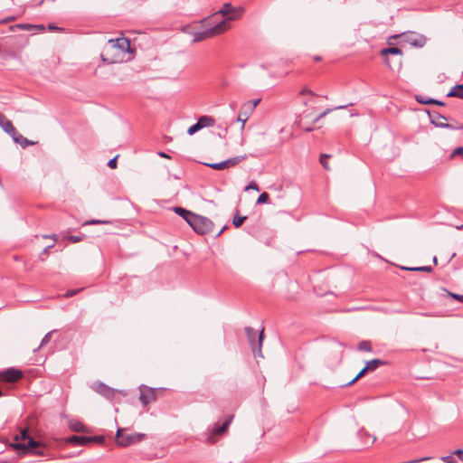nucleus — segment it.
Instances as JSON below:
<instances>
[{
  "instance_id": "40",
  "label": "nucleus",
  "mask_w": 463,
  "mask_h": 463,
  "mask_svg": "<svg viewBox=\"0 0 463 463\" xmlns=\"http://www.w3.org/2000/svg\"><path fill=\"white\" fill-rule=\"evenodd\" d=\"M90 442L103 443L104 442V437L103 436H91V437H89V443H90Z\"/></svg>"
},
{
  "instance_id": "31",
  "label": "nucleus",
  "mask_w": 463,
  "mask_h": 463,
  "mask_svg": "<svg viewBox=\"0 0 463 463\" xmlns=\"http://www.w3.org/2000/svg\"><path fill=\"white\" fill-rule=\"evenodd\" d=\"M352 105H353V103L349 104V106H352ZM347 107H348V105H340V106H336V107H334V108H327L322 113L326 117L327 114L331 113L334 110L344 109H345Z\"/></svg>"
},
{
  "instance_id": "33",
  "label": "nucleus",
  "mask_w": 463,
  "mask_h": 463,
  "mask_svg": "<svg viewBox=\"0 0 463 463\" xmlns=\"http://www.w3.org/2000/svg\"><path fill=\"white\" fill-rule=\"evenodd\" d=\"M330 157L329 155L327 154H322L320 156V158H319V161H320V164L323 165V167L326 169V170H329V165H328V163H327V159Z\"/></svg>"
},
{
  "instance_id": "30",
  "label": "nucleus",
  "mask_w": 463,
  "mask_h": 463,
  "mask_svg": "<svg viewBox=\"0 0 463 463\" xmlns=\"http://www.w3.org/2000/svg\"><path fill=\"white\" fill-rule=\"evenodd\" d=\"M406 270H413V271H424V272H431L432 268L430 266H420V267H414V268H402Z\"/></svg>"
},
{
  "instance_id": "64",
  "label": "nucleus",
  "mask_w": 463,
  "mask_h": 463,
  "mask_svg": "<svg viewBox=\"0 0 463 463\" xmlns=\"http://www.w3.org/2000/svg\"><path fill=\"white\" fill-rule=\"evenodd\" d=\"M303 105H304V106H307V101H304V102H303Z\"/></svg>"
},
{
  "instance_id": "44",
  "label": "nucleus",
  "mask_w": 463,
  "mask_h": 463,
  "mask_svg": "<svg viewBox=\"0 0 463 463\" xmlns=\"http://www.w3.org/2000/svg\"><path fill=\"white\" fill-rule=\"evenodd\" d=\"M100 223H109L108 221H100V220H90L85 222L87 225H92V224H100Z\"/></svg>"
},
{
  "instance_id": "46",
  "label": "nucleus",
  "mask_w": 463,
  "mask_h": 463,
  "mask_svg": "<svg viewBox=\"0 0 463 463\" xmlns=\"http://www.w3.org/2000/svg\"><path fill=\"white\" fill-rule=\"evenodd\" d=\"M459 155H463V146H458V147L455 148L451 154V157L459 156Z\"/></svg>"
},
{
  "instance_id": "29",
  "label": "nucleus",
  "mask_w": 463,
  "mask_h": 463,
  "mask_svg": "<svg viewBox=\"0 0 463 463\" xmlns=\"http://www.w3.org/2000/svg\"><path fill=\"white\" fill-rule=\"evenodd\" d=\"M369 372L368 370H365V366L357 373V375L353 379L351 380L349 383H347L345 384V386H351L353 385L355 382H357L359 379H361L363 376L365 375V373Z\"/></svg>"
},
{
  "instance_id": "51",
  "label": "nucleus",
  "mask_w": 463,
  "mask_h": 463,
  "mask_svg": "<svg viewBox=\"0 0 463 463\" xmlns=\"http://www.w3.org/2000/svg\"><path fill=\"white\" fill-rule=\"evenodd\" d=\"M428 459H430V458H417V459L411 460L408 463H419V462L425 461Z\"/></svg>"
},
{
  "instance_id": "21",
  "label": "nucleus",
  "mask_w": 463,
  "mask_h": 463,
  "mask_svg": "<svg viewBox=\"0 0 463 463\" xmlns=\"http://www.w3.org/2000/svg\"><path fill=\"white\" fill-rule=\"evenodd\" d=\"M447 97H457L463 99V84H457L447 94Z\"/></svg>"
},
{
  "instance_id": "24",
  "label": "nucleus",
  "mask_w": 463,
  "mask_h": 463,
  "mask_svg": "<svg viewBox=\"0 0 463 463\" xmlns=\"http://www.w3.org/2000/svg\"><path fill=\"white\" fill-rule=\"evenodd\" d=\"M174 212L175 213H177L179 216H181L183 219H184L186 222L187 220L190 219V217L192 216L193 213L186 210V209H184L182 207H174Z\"/></svg>"
},
{
  "instance_id": "45",
  "label": "nucleus",
  "mask_w": 463,
  "mask_h": 463,
  "mask_svg": "<svg viewBox=\"0 0 463 463\" xmlns=\"http://www.w3.org/2000/svg\"><path fill=\"white\" fill-rule=\"evenodd\" d=\"M441 460L446 463H457L456 459L452 456H444Z\"/></svg>"
},
{
  "instance_id": "9",
  "label": "nucleus",
  "mask_w": 463,
  "mask_h": 463,
  "mask_svg": "<svg viewBox=\"0 0 463 463\" xmlns=\"http://www.w3.org/2000/svg\"><path fill=\"white\" fill-rule=\"evenodd\" d=\"M245 333H246L247 338H248V340H249V342H250V344L251 345L253 353L258 352V354L260 356H262V354H261V345H262V341H263V331H261L259 334L258 345L255 343L257 333H256V331L253 328H251L250 326H247L245 328Z\"/></svg>"
},
{
  "instance_id": "14",
  "label": "nucleus",
  "mask_w": 463,
  "mask_h": 463,
  "mask_svg": "<svg viewBox=\"0 0 463 463\" xmlns=\"http://www.w3.org/2000/svg\"><path fill=\"white\" fill-rule=\"evenodd\" d=\"M431 124L437 128H443L447 118L437 111L428 112Z\"/></svg>"
},
{
  "instance_id": "27",
  "label": "nucleus",
  "mask_w": 463,
  "mask_h": 463,
  "mask_svg": "<svg viewBox=\"0 0 463 463\" xmlns=\"http://www.w3.org/2000/svg\"><path fill=\"white\" fill-rule=\"evenodd\" d=\"M246 218H247V216H240L237 213H235V215L233 216V219H232V224L236 228H239L242 225V223L246 220Z\"/></svg>"
},
{
  "instance_id": "36",
  "label": "nucleus",
  "mask_w": 463,
  "mask_h": 463,
  "mask_svg": "<svg viewBox=\"0 0 463 463\" xmlns=\"http://www.w3.org/2000/svg\"><path fill=\"white\" fill-rule=\"evenodd\" d=\"M201 128V126L199 125L198 122H196L195 124L192 125L188 129H187V134L192 136L194 134H195L197 131H199Z\"/></svg>"
},
{
  "instance_id": "39",
  "label": "nucleus",
  "mask_w": 463,
  "mask_h": 463,
  "mask_svg": "<svg viewBox=\"0 0 463 463\" xmlns=\"http://www.w3.org/2000/svg\"><path fill=\"white\" fill-rule=\"evenodd\" d=\"M245 190L248 191V190H254L256 192H259L260 191V187L258 185V184L254 181H251L250 182V184L245 187Z\"/></svg>"
},
{
  "instance_id": "57",
  "label": "nucleus",
  "mask_w": 463,
  "mask_h": 463,
  "mask_svg": "<svg viewBox=\"0 0 463 463\" xmlns=\"http://www.w3.org/2000/svg\"><path fill=\"white\" fill-rule=\"evenodd\" d=\"M314 61H321V57L320 56H315L314 57Z\"/></svg>"
},
{
  "instance_id": "53",
  "label": "nucleus",
  "mask_w": 463,
  "mask_h": 463,
  "mask_svg": "<svg viewBox=\"0 0 463 463\" xmlns=\"http://www.w3.org/2000/svg\"><path fill=\"white\" fill-rule=\"evenodd\" d=\"M157 155H158L160 157H163V158H170V156H169L166 153L162 152V151L158 152V153H157Z\"/></svg>"
},
{
  "instance_id": "3",
  "label": "nucleus",
  "mask_w": 463,
  "mask_h": 463,
  "mask_svg": "<svg viewBox=\"0 0 463 463\" xmlns=\"http://www.w3.org/2000/svg\"><path fill=\"white\" fill-rule=\"evenodd\" d=\"M230 25L226 24L225 21H221L217 23L215 25L212 26L211 28L203 31V32H196L194 33L193 43H199L202 41H204L205 39L213 37L215 35L221 34L227 30H229Z\"/></svg>"
},
{
  "instance_id": "32",
  "label": "nucleus",
  "mask_w": 463,
  "mask_h": 463,
  "mask_svg": "<svg viewBox=\"0 0 463 463\" xmlns=\"http://www.w3.org/2000/svg\"><path fill=\"white\" fill-rule=\"evenodd\" d=\"M269 195L268 193L266 192H263L262 194H260V196L258 197L257 199V202L256 203L257 204H260V203H269Z\"/></svg>"
},
{
  "instance_id": "19",
  "label": "nucleus",
  "mask_w": 463,
  "mask_h": 463,
  "mask_svg": "<svg viewBox=\"0 0 463 463\" xmlns=\"http://www.w3.org/2000/svg\"><path fill=\"white\" fill-rule=\"evenodd\" d=\"M386 364V362L378 358L370 360L365 364V370L369 372H373L376 370L379 366Z\"/></svg>"
},
{
  "instance_id": "41",
  "label": "nucleus",
  "mask_w": 463,
  "mask_h": 463,
  "mask_svg": "<svg viewBox=\"0 0 463 463\" xmlns=\"http://www.w3.org/2000/svg\"><path fill=\"white\" fill-rule=\"evenodd\" d=\"M53 246H54V244H52V245H49V246L45 247V248L43 250V251L40 253V256H39V258H40V260H41L42 261H43V260H45V259L43 258V256H47V255L49 254V250H50V249H52Z\"/></svg>"
},
{
  "instance_id": "35",
  "label": "nucleus",
  "mask_w": 463,
  "mask_h": 463,
  "mask_svg": "<svg viewBox=\"0 0 463 463\" xmlns=\"http://www.w3.org/2000/svg\"><path fill=\"white\" fill-rule=\"evenodd\" d=\"M14 28H20L24 30H31L32 28H34V25L29 24H15L10 27L11 31H14Z\"/></svg>"
},
{
  "instance_id": "13",
  "label": "nucleus",
  "mask_w": 463,
  "mask_h": 463,
  "mask_svg": "<svg viewBox=\"0 0 463 463\" xmlns=\"http://www.w3.org/2000/svg\"><path fill=\"white\" fill-rule=\"evenodd\" d=\"M94 390L105 397L108 400H113L116 396L117 391L113 388L108 386L107 384L103 383H99L94 386Z\"/></svg>"
},
{
  "instance_id": "25",
  "label": "nucleus",
  "mask_w": 463,
  "mask_h": 463,
  "mask_svg": "<svg viewBox=\"0 0 463 463\" xmlns=\"http://www.w3.org/2000/svg\"><path fill=\"white\" fill-rule=\"evenodd\" d=\"M357 348L359 351H364V352H369V353L373 352L372 343L368 340L361 341L358 344Z\"/></svg>"
},
{
  "instance_id": "12",
  "label": "nucleus",
  "mask_w": 463,
  "mask_h": 463,
  "mask_svg": "<svg viewBox=\"0 0 463 463\" xmlns=\"http://www.w3.org/2000/svg\"><path fill=\"white\" fill-rule=\"evenodd\" d=\"M156 396V392L155 389L146 386L140 387L139 401L144 406H146L148 403L155 401Z\"/></svg>"
},
{
  "instance_id": "4",
  "label": "nucleus",
  "mask_w": 463,
  "mask_h": 463,
  "mask_svg": "<svg viewBox=\"0 0 463 463\" xmlns=\"http://www.w3.org/2000/svg\"><path fill=\"white\" fill-rule=\"evenodd\" d=\"M233 420V415H228L223 418L222 424L216 422L212 430L207 434L205 441L210 444L216 442V437L222 436L228 432L229 427Z\"/></svg>"
},
{
  "instance_id": "15",
  "label": "nucleus",
  "mask_w": 463,
  "mask_h": 463,
  "mask_svg": "<svg viewBox=\"0 0 463 463\" xmlns=\"http://www.w3.org/2000/svg\"><path fill=\"white\" fill-rule=\"evenodd\" d=\"M0 127L2 129L7 133L8 135L14 134V131L16 130L14 127L13 123L7 119L4 114L0 112Z\"/></svg>"
},
{
  "instance_id": "8",
  "label": "nucleus",
  "mask_w": 463,
  "mask_h": 463,
  "mask_svg": "<svg viewBox=\"0 0 463 463\" xmlns=\"http://www.w3.org/2000/svg\"><path fill=\"white\" fill-rule=\"evenodd\" d=\"M246 158H247V155H242V156H237L234 157L228 158L220 163H203V165H207L214 170H223L225 168H229V167L237 165L239 163L245 160Z\"/></svg>"
},
{
  "instance_id": "61",
  "label": "nucleus",
  "mask_w": 463,
  "mask_h": 463,
  "mask_svg": "<svg viewBox=\"0 0 463 463\" xmlns=\"http://www.w3.org/2000/svg\"><path fill=\"white\" fill-rule=\"evenodd\" d=\"M385 63H386V65H388L389 67H391L390 61H389V59H388V58L386 59Z\"/></svg>"
},
{
  "instance_id": "18",
  "label": "nucleus",
  "mask_w": 463,
  "mask_h": 463,
  "mask_svg": "<svg viewBox=\"0 0 463 463\" xmlns=\"http://www.w3.org/2000/svg\"><path fill=\"white\" fill-rule=\"evenodd\" d=\"M416 100L420 103V104H424V105H428V104H435V105H439V106H445V103L443 101H440V100H438V99H431V98H427L425 96H416Z\"/></svg>"
},
{
  "instance_id": "38",
  "label": "nucleus",
  "mask_w": 463,
  "mask_h": 463,
  "mask_svg": "<svg viewBox=\"0 0 463 463\" xmlns=\"http://www.w3.org/2000/svg\"><path fill=\"white\" fill-rule=\"evenodd\" d=\"M446 292L448 293V295L449 297H451L452 298L463 303V295H460V294H457V293H453V292H450L449 290H446Z\"/></svg>"
},
{
  "instance_id": "49",
  "label": "nucleus",
  "mask_w": 463,
  "mask_h": 463,
  "mask_svg": "<svg viewBox=\"0 0 463 463\" xmlns=\"http://www.w3.org/2000/svg\"><path fill=\"white\" fill-rule=\"evenodd\" d=\"M81 289H73V290H68L66 293H65V297L66 298H69V297H72L74 295H76L79 291H80Z\"/></svg>"
},
{
  "instance_id": "28",
  "label": "nucleus",
  "mask_w": 463,
  "mask_h": 463,
  "mask_svg": "<svg viewBox=\"0 0 463 463\" xmlns=\"http://www.w3.org/2000/svg\"><path fill=\"white\" fill-rule=\"evenodd\" d=\"M260 102V99H256L249 100L248 102H246L243 105L242 109H247L249 110H253Z\"/></svg>"
},
{
  "instance_id": "63",
  "label": "nucleus",
  "mask_w": 463,
  "mask_h": 463,
  "mask_svg": "<svg viewBox=\"0 0 463 463\" xmlns=\"http://www.w3.org/2000/svg\"><path fill=\"white\" fill-rule=\"evenodd\" d=\"M433 261H434V263H437V258L436 257L433 258Z\"/></svg>"
},
{
  "instance_id": "37",
  "label": "nucleus",
  "mask_w": 463,
  "mask_h": 463,
  "mask_svg": "<svg viewBox=\"0 0 463 463\" xmlns=\"http://www.w3.org/2000/svg\"><path fill=\"white\" fill-rule=\"evenodd\" d=\"M83 238H85V235H80V236H78V235H70L68 237V240L72 242V243H77V242H80L83 240Z\"/></svg>"
},
{
  "instance_id": "58",
  "label": "nucleus",
  "mask_w": 463,
  "mask_h": 463,
  "mask_svg": "<svg viewBox=\"0 0 463 463\" xmlns=\"http://www.w3.org/2000/svg\"><path fill=\"white\" fill-rule=\"evenodd\" d=\"M225 229L226 227H223L222 230H220L216 236H220Z\"/></svg>"
},
{
  "instance_id": "47",
  "label": "nucleus",
  "mask_w": 463,
  "mask_h": 463,
  "mask_svg": "<svg viewBox=\"0 0 463 463\" xmlns=\"http://www.w3.org/2000/svg\"><path fill=\"white\" fill-rule=\"evenodd\" d=\"M375 439H376L375 437H372L371 435L367 434V440L364 441V444L366 446L373 444L375 441Z\"/></svg>"
},
{
  "instance_id": "7",
  "label": "nucleus",
  "mask_w": 463,
  "mask_h": 463,
  "mask_svg": "<svg viewBox=\"0 0 463 463\" xmlns=\"http://www.w3.org/2000/svg\"><path fill=\"white\" fill-rule=\"evenodd\" d=\"M242 12V7H233L230 3H225L218 12L213 14L212 17L213 18L219 14H222L226 18V20H224L225 22L234 21L241 16ZM226 24H228V23Z\"/></svg>"
},
{
  "instance_id": "10",
  "label": "nucleus",
  "mask_w": 463,
  "mask_h": 463,
  "mask_svg": "<svg viewBox=\"0 0 463 463\" xmlns=\"http://www.w3.org/2000/svg\"><path fill=\"white\" fill-rule=\"evenodd\" d=\"M109 49L118 50L121 52H128L130 51V42L125 37L110 39L109 41Z\"/></svg>"
},
{
  "instance_id": "26",
  "label": "nucleus",
  "mask_w": 463,
  "mask_h": 463,
  "mask_svg": "<svg viewBox=\"0 0 463 463\" xmlns=\"http://www.w3.org/2000/svg\"><path fill=\"white\" fill-rule=\"evenodd\" d=\"M53 332H54V331H51V332L47 333V334L43 336V338L42 339V342H41L40 345H39L37 348H35V349L33 350V352H34V353H35V352H37L40 348H42V347H43L44 345H46L51 341L52 334Z\"/></svg>"
},
{
  "instance_id": "34",
  "label": "nucleus",
  "mask_w": 463,
  "mask_h": 463,
  "mask_svg": "<svg viewBox=\"0 0 463 463\" xmlns=\"http://www.w3.org/2000/svg\"><path fill=\"white\" fill-rule=\"evenodd\" d=\"M443 128H448L450 130H458V129H463V124H457L454 125L452 123H444Z\"/></svg>"
},
{
  "instance_id": "23",
  "label": "nucleus",
  "mask_w": 463,
  "mask_h": 463,
  "mask_svg": "<svg viewBox=\"0 0 463 463\" xmlns=\"http://www.w3.org/2000/svg\"><path fill=\"white\" fill-rule=\"evenodd\" d=\"M387 54L402 56V51L400 48H398V47H389V48L383 49L381 51V55L382 56H385Z\"/></svg>"
},
{
  "instance_id": "56",
  "label": "nucleus",
  "mask_w": 463,
  "mask_h": 463,
  "mask_svg": "<svg viewBox=\"0 0 463 463\" xmlns=\"http://www.w3.org/2000/svg\"><path fill=\"white\" fill-rule=\"evenodd\" d=\"M313 130H314V128H313V127H308V128H305V131H306V132H311V131H313Z\"/></svg>"
},
{
  "instance_id": "42",
  "label": "nucleus",
  "mask_w": 463,
  "mask_h": 463,
  "mask_svg": "<svg viewBox=\"0 0 463 463\" xmlns=\"http://www.w3.org/2000/svg\"><path fill=\"white\" fill-rule=\"evenodd\" d=\"M299 95H310V96H315L316 93L311 90L310 89L305 87L303 88L300 91H299Z\"/></svg>"
},
{
  "instance_id": "17",
  "label": "nucleus",
  "mask_w": 463,
  "mask_h": 463,
  "mask_svg": "<svg viewBox=\"0 0 463 463\" xmlns=\"http://www.w3.org/2000/svg\"><path fill=\"white\" fill-rule=\"evenodd\" d=\"M66 441L75 446H86L89 444V437L72 435L69 437Z\"/></svg>"
},
{
  "instance_id": "5",
  "label": "nucleus",
  "mask_w": 463,
  "mask_h": 463,
  "mask_svg": "<svg viewBox=\"0 0 463 463\" xmlns=\"http://www.w3.org/2000/svg\"><path fill=\"white\" fill-rule=\"evenodd\" d=\"M145 437L144 433L125 434L123 430L118 429L116 434V442L120 447H128L140 442Z\"/></svg>"
},
{
  "instance_id": "1",
  "label": "nucleus",
  "mask_w": 463,
  "mask_h": 463,
  "mask_svg": "<svg viewBox=\"0 0 463 463\" xmlns=\"http://www.w3.org/2000/svg\"><path fill=\"white\" fill-rule=\"evenodd\" d=\"M14 439L17 441L12 446L17 450H21L24 453L31 452L35 456H45V449H41L42 443L36 441L33 437L29 435L28 430H21L20 434L14 436Z\"/></svg>"
},
{
  "instance_id": "11",
  "label": "nucleus",
  "mask_w": 463,
  "mask_h": 463,
  "mask_svg": "<svg viewBox=\"0 0 463 463\" xmlns=\"http://www.w3.org/2000/svg\"><path fill=\"white\" fill-rule=\"evenodd\" d=\"M23 372L15 368H8L0 373V379L6 383H15L23 377Z\"/></svg>"
},
{
  "instance_id": "62",
  "label": "nucleus",
  "mask_w": 463,
  "mask_h": 463,
  "mask_svg": "<svg viewBox=\"0 0 463 463\" xmlns=\"http://www.w3.org/2000/svg\"><path fill=\"white\" fill-rule=\"evenodd\" d=\"M357 115H358V114H357V113H354V112H352V113H351V116H352V117H353V116H357Z\"/></svg>"
},
{
  "instance_id": "54",
  "label": "nucleus",
  "mask_w": 463,
  "mask_h": 463,
  "mask_svg": "<svg viewBox=\"0 0 463 463\" xmlns=\"http://www.w3.org/2000/svg\"><path fill=\"white\" fill-rule=\"evenodd\" d=\"M43 238H50V239H52L54 241H57V236L56 234H52V235H43Z\"/></svg>"
},
{
  "instance_id": "60",
  "label": "nucleus",
  "mask_w": 463,
  "mask_h": 463,
  "mask_svg": "<svg viewBox=\"0 0 463 463\" xmlns=\"http://www.w3.org/2000/svg\"><path fill=\"white\" fill-rule=\"evenodd\" d=\"M49 28H50V30H54V29L56 30V29H59L58 27L53 26V25H49Z\"/></svg>"
},
{
  "instance_id": "55",
  "label": "nucleus",
  "mask_w": 463,
  "mask_h": 463,
  "mask_svg": "<svg viewBox=\"0 0 463 463\" xmlns=\"http://www.w3.org/2000/svg\"><path fill=\"white\" fill-rule=\"evenodd\" d=\"M14 16H10V17H7L5 19H4L2 21V23H7V22H11V21H14Z\"/></svg>"
},
{
  "instance_id": "2",
  "label": "nucleus",
  "mask_w": 463,
  "mask_h": 463,
  "mask_svg": "<svg viewBox=\"0 0 463 463\" xmlns=\"http://www.w3.org/2000/svg\"><path fill=\"white\" fill-rule=\"evenodd\" d=\"M187 223L198 234L203 235L212 232L213 222L207 217L194 213L187 220Z\"/></svg>"
},
{
  "instance_id": "48",
  "label": "nucleus",
  "mask_w": 463,
  "mask_h": 463,
  "mask_svg": "<svg viewBox=\"0 0 463 463\" xmlns=\"http://www.w3.org/2000/svg\"><path fill=\"white\" fill-rule=\"evenodd\" d=\"M246 120H247V118H241V114L240 113V114H239V116H238V118H237V119H236V121H238V122H241V129H243V128H244V126H245V122H246Z\"/></svg>"
},
{
  "instance_id": "43",
  "label": "nucleus",
  "mask_w": 463,
  "mask_h": 463,
  "mask_svg": "<svg viewBox=\"0 0 463 463\" xmlns=\"http://www.w3.org/2000/svg\"><path fill=\"white\" fill-rule=\"evenodd\" d=\"M118 156H116L115 157H113V158H111L110 160H109V162H108V164H107V165H108V166H109V168L114 169V168H116V167H117V160H118Z\"/></svg>"
},
{
  "instance_id": "20",
  "label": "nucleus",
  "mask_w": 463,
  "mask_h": 463,
  "mask_svg": "<svg viewBox=\"0 0 463 463\" xmlns=\"http://www.w3.org/2000/svg\"><path fill=\"white\" fill-rule=\"evenodd\" d=\"M197 122L201 126V128L205 127H213L215 124V119L211 116H202L198 118Z\"/></svg>"
},
{
  "instance_id": "52",
  "label": "nucleus",
  "mask_w": 463,
  "mask_h": 463,
  "mask_svg": "<svg viewBox=\"0 0 463 463\" xmlns=\"http://www.w3.org/2000/svg\"><path fill=\"white\" fill-rule=\"evenodd\" d=\"M323 118H325L324 114L321 112L318 116H317L314 119H313V123H317L318 122L320 119H322Z\"/></svg>"
},
{
  "instance_id": "16",
  "label": "nucleus",
  "mask_w": 463,
  "mask_h": 463,
  "mask_svg": "<svg viewBox=\"0 0 463 463\" xmlns=\"http://www.w3.org/2000/svg\"><path fill=\"white\" fill-rule=\"evenodd\" d=\"M13 140L19 144L23 148H25L29 146L34 145L35 142L28 140L26 137H23L21 134H19L16 130L14 131V134L11 135Z\"/></svg>"
},
{
  "instance_id": "6",
  "label": "nucleus",
  "mask_w": 463,
  "mask_h": 463,
  "mask_svg": "<svg viewBox=\"0 0 463 463\" xmlns=\"http://www.w3.org/2000/svg\"><path fill=\"white\" fill-rule=\"evenodd\" d=\"M402 39V42L404 43H407L412 46H416V47H422L425 43H426V39L424 36L420 35V34H417L413 32H408V33H402L400 34H394V35H392L389 37V43H390V40L392 39Z\"/></svg>"
},
{
  "instance_id": "50",
  "label": "nucleus",
  "mask_w": 463,
  "mask_h": 463,
  "mask_svg": "<svg viewBox=\"0 0 463 463\" xmlns=\"http://www.w3.org/2000/svg\"><path fill=\"white\" fill-rule=\"evenodd\" d=\"M453 454L457 455L462 460V458H463V449H456L453 452Z\"/></svg>"
},
{
  "instance_id": "22",
  "label": "nucleus",
  "mask_w": 463,
  "mask_h": 463,
  "mask_svg": "<svg viewBox=\"0 0 463 463\" xmlns=\"http://www.w3.org/2000/svg\"><path fill=\"white\" fill-rule=\"evenodd\" d=\"M69 428L71 430L75 431V432H85L86 431L85 425L79 420L70 421Z\"/></svg>"
},
{
  "instance_id": "59",
  "label": "nucleus",
  "mask_w": 463,
  "mask_h": 463,
  "mask_svg": "<svg viewBox=\"0 0 463 463\" xmlns=\"http://www.w3.org/2000/svg\"><path fill=\"white\" fill-rule=\"evenodd\" d=\"M34 27L39 28L40 30H44V26L43 25H34Z\"/></svg>"
}]
</instances>
